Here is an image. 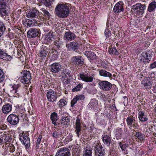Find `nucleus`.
I'll use <instances>...</instances> for the list:
<instances>
[{"mask_svg":"<svg viewBox=\"0 0 156 156\" xmlns=\"http://www.w3.org/2000/svg\"><path fill=\"white\" fill-rule=\"evenodd\" d=\"M70 5V4L68 3H58L55 8V14L60 18L66 17L69 14Z\"/></svg>","mask_w":156,"mask_h":156,"instance_id":"obj_1","label":"nucleus"},{"mask_svg":"<svg viewBox=\"0 0 156 156\" xmlns=\"http://www.w3.org/2000/svg\"><path fill=\"white\" fill-rule=\"evenodd\" d=\"M9 9L10 7L7 0H0V13L2 16L7 15Z\"/></svg>","mask_w":156,"mask_h":156,"instance_id":"obj_2","label":"nucleus"},{"mask_svg":"<svg viewBox=\"0 0 156 156\" xmlns=\"http://www.w3.org/2000/svg\"><path fill=\"white\" fill-rule=\"evenodd\" d=\"M21 73L23 74V76L21 78L20 81L23 83L27 84L30 83L31 76L30 71L24 70Z\"/></svg>","mask_w":156,"mask_h":156,"instance_id":"obj_3","label":"nucleus"},{"mask_svg":"<svg viewBox=\"0 0 156 156\" xmlns=\"http://www.w3.org/2000/svg\"><path fill=\"white\" fill-rule=\"evenodd\" d=\"M7 120L11 125H17L19 122V116L15 114H10L8 117Z\"/></svg>","mask_w":156,"mask_h":156,"instance_id":"obj_4","label":"nucleus"},{"mask_svg":"<svg viewBox=\"0 0 156 156\" xmlns=\"http://www.w3.org/2000/svg\"><path fill=\"white\" fill-rule=\"evenodd\" d=\"M98 84L100 88L104 91H108L112 88V84L106 80L100 81Z\"/></svg>","mask_w":156,"mask_h":156,"instance_id":"obj_5","label":"nucleus"},{"mask_svg":"<svg viewBox=\"0 0 156 156\" xmlns=\"http://www.w3.org/2000/svg\"><path fill=\"white\" fill-rule=\"evenodd\" d=\"M146 5L145 4H142L141 3H137L132 6V9L135 11L137 14L139 15L143 14L145 9Z\"/></svg>","mask_w":156,"mask_h":156,"instance_id":"obj_6","label":"nucleus"},{"mask_svg":"<svg viewBox=\"0 0 156 156\" xmlns=\"http://www.w3.org/2000/svg\"><path fill=\"white\" fill-rule=\"evenodd\" d=\"M55 156H71L70 150L66 147L60 148L56 153Z\"/></svg>","mask_w":156,"mask_h":156,"instance_id":"obj_7","label":"nucleus"},{"mask_svg":"<svg viewBox=\"0 0 156 156\" xmlns=\"http://www.w3.org/2000/svg\"><path fill=\"white\" fill-rule=\"evenodd\" d=\"M46 96L48 101L50 102L55 101L58 98L57 94L52 90H50L47 92Z\"/></svg>","mask_w":156,"mask_h":156,"instance_id":"obj_8","label":"nucleus"},{"mask_svg":"<svg viewBox=\"0 0 156 156\" xmlns=\"http://www.w3.org/2000/svg\"><path fill=\"white\" fill-rule=\"evenodd\" d=\"M51 47L49 46V47L46 46H44L42 48L41 50H40L39 53V56L43 58H44L46 57L48 53V55H50V49Z\"/></svg>","mask_w":156,"mask_h":156,"instance_id":"obj_9","label":"nucleus"},{"mask_svg":"<svg viewBox=\"0 0 156 156\" xmlns=\"http://www.w3.org/2000/svg\"><path fill=\"white\" fill-rule=\"evenodd\" d=\"M84 63V60L81 56H74L72 58V63L75 66L77 65L82 66Z\"/></svg>","mask_w":156,"mask_h":156,"instance_id":"obj_10","label":"nucleus"},{"mask_svg":"<svg viewBox=\"0 0 156 156\" xmlns=\"http://www.w3.org/2000/svg\"><path fill=\"white\" fill-rule=\"evenodd\" d=\"M94 151L96 156H104L105 155V150L100 144H97L95 145Z\"/></svg>","mask_w":156,"mask_h":156,"instance_id":"obj_11","label":"nucleus"},{"mask_svg":"<svg viewBox=\"0 0 156 156\" xmlns=\"http://www.w3.org/2000/svg\"><path fill=\"white\" fill-rule=\"evenodd\" d=\"M76 35L70 31L65 33L63 37V39L66 42H69L74 40L76 38Z\"/></svg>","mask_w":156,"mask_h":156,"instance_id":"obj_12","label":"nucleus"},{"mask_svg":"<svg viewBox=\"0 0 156 156\" xmlns=\"http://www.w3.org/2000/svg\"><path fill=\"white\" fill-rule=\"evenodd\" d=\"M20 86L19 85H14L10 86L8 88V92L11 95L14 94L13 95H16L19 93V90Z\"/></svg>","mask_w":156,"mask_h":156,"instance_id":"obj_13","label":"nucleus"},{"mask_svg":"<svg viewBox=\"0 0 156 156\" xmlns=\"http://www.w3.org/2000/svg\"><path fill=\"white\" fill-rule=\"evenodd\" d=\"M2 45L0 43V58L7 61L11 60V56L8 55L5 51L2 49Z\"/></svg>","mask_w":156,"mask_h":156,"instance_id":"obj_14","label":"nucleus"},{"mask_svg":"<svg viewBox=\"0 0 156 156\" xmlns=\"http://www.w3.org/2000/svg\"><path fill=\"white\" fill-rule=\"evenodd\" d=\"M39 13L36 8H33L31 10L28 11L27 14V17L29 18H37Z\"/></svg>","mask_w":156,"mask_h":156,"instance_id":"obj_15","label":"nucleus"},{"mask_svg":"<svg viewBox=\"0 0 156 156\" xmlns=\"http://www.w3.org/2000/svg\"><path fill=\"white\" fill-rule=\"evenodd\" d=\"M94 75L92 74L91 76H88L86 74H80V77L81 80L87 82H91L93 81Z\"/></svg>","mask_w":156,"mask_h":156,"instance_id":"obj_16","label":"nucleus"},{"mask_svg":"<svg viewBox=\"0 0 156 156\" xmlns=\"http://www.w3.org/2000/svg\"><path fill=\"white\" fill-rule=\"evenodd\" d=\"M141 83L144 86V88L147 90H150L152 87V83L150 78L149 79L147 78L144 79L142 81Z\"/></svg>","mask_w":156,"mask_h":156,"instance_id":"obj_17","label":"nucleus"},{"mask_svg":"<svg viewBox=\"0 0 156 156\" xmlns=\"http://www.w3.org/2000/svg\"><path fill=\"white\" fill-rule=\"evenodd\" d=\"M126 121L129 128H131L132 126L135 128L137 127V126H138V124L135 122L134 118H133V116L128 117Z\"/></svg>","mask_w":156,"mask_h":156,"instance_id":"obj_18","label":"nucleus"},{"mask_svg":"<svg viewBox=\"0 0 156 156\" xmlns=\"http://www.w3.org/2000/svg\"><path fill=\"white\" fill-rule=\"evenodd\" d=\"M66 46L68 50L69 51L73 50L76 51V50L78 48L79 44L77 42L73 41L66 44Z\"/></svg>","mask_w":156,"mask_h":156,"instance_id":"obj_19","label":"nucleus"},{"mask_svg":"<svg viewBox=\"0 0 156 156\" xmlns=\"http://www.w3.org/2000/svg\"><path fill=\"white\" fill-rule=\"evenodd\" d=\"M65 116L64 115L62 116L60 120V123L62 126L64 127L68 126L69 124L70 119L66 115H68L67 113H65Z\"/></svg>","mask_w":156,"mask_h":156,"instance_id":"obj_20","label":"nucleus"},{"mask_svg":"<svg viewBox=\"0 0 156 156\" xmlns=\"http://www.w3.org/2000/svg\"><path fill=\"white\" fill-rule=\"evenodd\" d=\"M20 140L23 141V144L25 146L26 148H28L30 146V141L29 138L25 134L22 135L19 138Z\"/></svg>","mask_w":156,"mask_h":156,"instance_id":"obj_21","label":"nucleus"},{"mask_svg":"<svg viewBox=\"0 0 156 156\" xmlns=\"http://www.w3.org/2000/svg\"><path fill=\"white\" fill-rule=\"evenodd\" d=\"M39 34L38 31L36 29L31 28L27 32V37L29 38H34L37 36Z\"/></svg>","mask_w":156,"mask_h":156,"instance_id":"obj_22","label":"nucleus"},{"mask_svg":"<svg viewBox=\"0 0 156 156\" xmlns=\"http://www.w3.org/2000/svg\"><path fill=\"white\" fill-rule=\"evenodd\" d=\"M51 71L52 73H56L59 72L62 69L61 65L58 63H55L50 66Z\"/></svg>","mask_w":156,"mask_h":156,"instance_id":"obj_23","label":"nucleus"},{"mask_svg":"<svg viewBox=\"0 0 156 156\" xmlns=\"http://www.w3.org/2000/svg\"><path fill=\"white\" fill-rule=\"evenodd\" d=\"M12 109V105L8 103L2 106L1 110L4 114L7 115L11 111Z\"/></svg>","mask_w":156,"mask_h":156,"instance_id":"obj_24","label":"nucleus"},{"mask_svg":"<svg viewBox=\"0 0 156 156\" xmlns=\"http://www.w3.org/2000/svg\"><path fill=\"white\" fill-rule=\"evenodd\" d=\"M123 3L122 2H119L115 5L113 11L115 13H118L121 11H123L124 9L122 5Z\"/></svg>","mask_w":156,"mask_h":156,"instance_id":"obj_25","label":"nucleus"},{"mask_svg":"<svg viewBox=\"0 0 156 156\" xmlns=\"http://www.w3.org/2000/svg\"><path fill=\"white\" fill-rule=\"evenodd\" d=\"M81 126L80 121V119L77 118L76 120L75 129V131L76 133L77 136L79 137L80 133L81 130Z\"/></svg>","mask_w":156,"mask_h":156,"instance_id":"obj_26","label":"nucleus"},{"mask_svg":"<svg viewBox=\"0 0 156 156\" xmlns=\"http://www.w3.org/2000/svg\"><path fill=\"white\" fill-rule=\"evenodd\" d=\"M5 145H3V147L5 146V149L6 150H9V152L11 153H13L15 150V148L13 144H10L9 143L5 142L4 144Z\"/></svg>","mask_w":156,"mask_h":156,"instance_id":"obj_27","label":"nucleus"},{"mask_svg":"<svg viewBox=\"0 0 156 156\" xmlns=\"http://www.w3.org/2000/svg\"><path fill=\"white\" fill-rule=\"evenodd\" d=\"M84 55L86 56L91 62V60H93L96 58V56L94 53L91 51H86L84 52Z\"/></svg>","mask_w":156,"mask_h":156,"instance_id":"obj_28","label":"nucleus"},{"mask_svg":"<svg viewBox=\"0 0 156 156\" xmlns=\"http://www.w3.org/2000/svg\"><path fill=\"white\" fill-rule=\"evenodd\" d=\"M138 118L140 120L143 122L146 121L148 120L147 115L142 111L139 112Z\"/></svg>","mask_w":156,"mask_h":156,"instance_id":"obj_29","label":"nucleus"},{"mask_svg":"<svg viewBox=\"0 0 156 156\" xmlns=\"http://www.w3.org/2000/svg\"><path fill=\"white\" fill-rule=\"evenodd\" d=\"M103 141L104 144L107 146H109L111 142V138L107 135H105L103 137Z\"/></svg>","mask_w":156,"mask_h":156,"instance_id":"obj_30","label":"nucleus"},{"mask_svg":"<svg viewBox=\"0 0 156 156\" xmlns=\"http://www.w3.org/2000/svg\"><path fill=\"white\" fill-rule=\"evenodd\" d=\"M62 134L61 130L57 129L53 132L52 136L53 137L57 139L62 136Z\"/></svg>","mask_w":156,"mask_h":156,"instance_id":"obj_31","label":"nucleus"},{"mask_svg":"<svg viewBox=\"0 0 156 156\" xmlns=\"http://www.w3.org/2000/svg\"><path fill=\"white\" fill-rule=\"evenodd\" d=\"M99 73L101 76L105 77H111L112 76V75L108 72L103 69H101L99 71Z\"/></svg>","mask_w":156,"mask_h":156,"instance_id":"obj_32","label":"nucleus"},{"mask_svg":"<svg viewBox=\"0 0 156 156\" xmlns=\"http://www.w3.org/2000/svg\"><path fill=\"white\" fill-rule=\"evenodd\" d=\"M156 8V2L154 1L150 3L148 6L147 11L149 12H151L155 10Z\"/></svg>","mask_w":156,"mask_h":156,"instance_id":"obj_33","label":"nucleus"},{"mask_svg":"<svg viewBox=\"0 0 156 156\" xmlns=\"http://www.w3.org/2000/svg\"><path fill=\"white\" fill-rule=\"evenodd\" d=\"M50 118L52 123L55 126L57 125L55 122L58 119L57 113L55 112L52 113L51 115Z\"/></svg>","mask_w":156,"mask_h":156,"instance_id":"obj_34","label":"nucleus"},{"mask_svg":"<svg viewBox=\"0 0 156 156\" xmlns=\"http://www.w3.org/2000/svg\"><path fill=\"white\" fill-rule=\"evenodd\" d=\"M97 105V101L94 99H92L88 104L89 108L91 109H94L96 107Z\"/></svg>","mask_w":156,"mask_h":156,"instance_id":"obj_35","label":"nucleus"},{"mask_svg":"<svg viewBox=\"0 0 156 156\" xmlns=\"http://www.w3.org/2000/svg\"><path fill=\"white\" fill-rule=\"evenodd\" d=\"M141 55L144 58L146 59H149V58H151L152 56V54L150 51H147L142 52Z\"/></svg>","mask_w":156,"mask_h":156,"instance_id":"obj_36","label":"nucleus"},{"mask_svg":"<svg viewBox=\"0 0 156 156\" xmlns=\"http://www.w3.org/2000/svg\"><path fill=\"white\" fill-rule=\"evenodd\" d=\"M108 52L110 54L118 55L119 52L115 48L109 47L108 48Z\"/></svg>","mask_w":156,"mask_h":156,"instance_id":"obj_37","label":"nucleus"},{"mask_svg":"<svg viewBox=\"0 0 156 156\" xmlns=\"http://www.w3.org/2000/svg\"><path fill=\"white\" fill-rule=\"evenodd\" d=\"M41 10L43 12V15L47 19H49L51 16V14L46 9L44 8H42L41 9Z\"/></svg>","mask_w":156,"mask_h":156,"instance_id":"obj_38","label":"nucleus"},{"mask_svg":"<svg viewBox=\"0 0 156 156\" xmlns=\"http://www.w3.org/2000/svg\"><path fill=\"white\" fill-rule=\"evenodd\" d=\"M92 149L86 148L84 150L83 156H92Z\"/></svg>","mask_w":156,"mask_h":156,"instance_id":"obj_39","label":"nucleus"},{"mask_svg":"<svg viewBox=\"0 0 156 156\" xmlns=\"http://www.w3.org/2000/svg\"><path fill=\"white\" fill-rule=\"evenodd\" d=\"M5 29L4 24L2 22H0V37L4 34Z\"/></svg>","mask_w":156,"mask_h":156,"instance_id":"obj_40","label":"nucleus"},{"mask_svg":"<svg viewBox=\"0 0 156 156\" xmlns=\"http://www.w3.org/2000/svg\"><path fill=\"white\" fill-rule=\"evenodd\" d=\"M54 0H41V2L46 7L51 5L52 3Z\"/></svg>","mask_w":156,"mask_h":156,"instance_id":"obj_41","label":"nucleus"},{"mask_svg":"<svg viewBox=\"0 0 156 156\" xmlns=\"http://www.w3.org/2000/svg\"><path fill=\"white\" fill-rule=\"evenodd\" d=\"M66 104V101L64 99H61L57 103V105L60 108H62L63 106H65Z\"/></svg>","mask_w":156,"mask_h":156,"instance_id":"obj_42","label":"nucleus"},{"mask_svg":"<svg viewBox=\"0 0 156 156\" xmlns=\"http://www.w3.org/2000/svg\"><path fill=\"white\" fill-rule=\"evenodd\" d=\"M135 136L140 141L143 140H144V136L141 133L139 132L136 131V134Z\"/></svg>","mask_w":156,"mask_h":156,"instance_id":"obj_43","label":"nucleus"},{"mask_svg":"<svg viewBox=\"0 0 156 156\" xmlns=\"http://www.w3.org/2000/svg\"><path fill=\"white\" fill-rule=\"evenodd\" d=\"M51 47L50 49V54L51 53L53 54L51 57L52 59L53 60H55L58 58V56L57 55V52L56 50L51 49Z\"/></svg>","mask_w":156,"mask_h":156,"instance_id":"obj_44","label":"nucleus"},{"mask_svg":"<svg viewBox=\"0 0 156 156\" xmlns=\"http://www.w3.org/2000/svg\"><path fill=\"white\" fill-rule=\"evenodd\" d=\"M83 86V84L81 83H79L76 87L72 89V91L74 92L80 91L82 87Z\"/></svg>","mask_w":156,"mask_h":156,"instance_id":"obj_45","label":"nucleus"},{"mask_svg":"<svg viewBox=\"0 0 156 156\" xmlns=\"http://www.w3.org/2000/svg\"><path fill=\"white\" fill-rule=\"evenodd\" d=\"M5 79V76L2 69L0 68V83L3 82Z\"/></svg>","mask_w":156,"mask_h":156,"instance_id":"obj_46","label":"nucleus"},{"mask_svg":"<svg viewBox=\"0 0 156 156\" xmlns=\"http://www.w3.org/2000/svg\"><path fill=\"white\" fill-rule=\"evenodd\" d=\"M27 20L28 21V27H33L35 25V24L36 23V21L35 20H31L27 19Z\"/></svg>","mask_w":156,"mask_h":156,"instance_id":"obj_47","label":"nucleus"},{"mask_svg":"<svg viewBox=\"0 0 156 156\" xmlns=\"http://www.w3.org/2000/svg\"><path fill=\"white\" fill-rule=\"evenodd\" d=\"M119 146L122 151H125L126 148L128 147L127 144H123L121 142H119Z\"/></svg>","mask_w":156,"mask_h":156,"instance_id":"obj_48","label":"nucleus"},{"mask_svg":"<svg viewBox=\"0 0 156 156\" xmlns=\"http://www.w3.org/2000/svg\"><path fill=\"white\" fill-rule=\"evenodd\" d=\"M42 138V136L41 135H40L38 137L37 140V142L36 144V147L37 149L39 148V145L40 144Z\"/></svg>","mask_w":156,"mask_h":156,"instance_id":"obj_49","label":"nucleus"},{"mask_svg":"<svg viewBox=\"0 0 156 156\" xmlns=\"http://www.w3.org/2000/svg\"><path fill=\"white\" fill-rule=\"evenodd\" d=\"M55 45L59 49L62 45V42L60 41H57L55 42Z\"/></svg>","mask_w":156,"mask_h":156,"instance_id":"obj_50","label":"nucleus"},{"mask_svg":"<svg viewBox=\"0 0 156 156\" xmlns=\"http://www.w3.org/2000/svg\"><path fill=\"white\" fill-rule=\"evenodd\" d=\"M5 140L6 142H11L12 139L11 135H6L5 136Z\"/></svg>","mask_w":156,"mask_h":156,"instance_id":"obj_51","label":"nucleus"},{"mask_svg":"<svg viewBox=\"0 0 156 156\" xmlns=\"http://www.w3.org/2000/svg\"><path fill=\"white\" fill-rule=\"evenodd\" d=\"M78 100L76 97L74 98L73 100L71 101V106L73 107L74 106L75 104L76 103Z\"/></svg>","mask_w":156,"mask_h":156,"instance_id":"obj_52","label":"nucleus"},{"mask_svg":"<svg viewBox=\"0 0 156 156\" xmlns=\"http://www.w3.org/2000/svg\"><path fill=\"white\" fill-rule=\"evenodd\" d=\"M63 71L64 73L65 74L66 76H68L69 77H70L72 76L71 72L70 71L66 69H65Z\"/></svg>","mask_w":156,"mask_h":156,"instance_id":"obj_53","label":"nucleus"},{"mask_svg":"<svg viewBox=\"0 0 156 156\" xmlns=\"http://www.w3.org/2000/svg\"><path fill=\"white\" fill-rule=\"evenodd\" d=\"M72 140V136L71 135H69L65 139L64 141H65L66 143H67L70 141H71Z\"/></svg>","mask_w":156,"mask_h":156,"instance_id":"obj_54","label":"nucleus"},{"mask_svg":"<svg viewBox=\"0 0 156 156\" xmlns=\"http://www.w3.org/2000/svg\"><path fill=\"white\" fill-rule=\"evenodd\" d=\"M105 34L106 38L109 37L110 35L111 34V33H110V31L108 29L105 30Z\"/></svg>","mask_w":156,"mask_h":156,"instance_id":"obj_55","label":"nucleus"},{"mask_svg":"<svg viewBox=\"0 0 156 156\" xmlns=\"http://www.w3.org/2000/svg\"><path fill=\"white\" fill-rule=\"evenodd\" d=\"M150 68L151 69L156 68V61L150 64Z\"/></svg>","mask_w":156,"mask_h":156,"instance_id":"obj_56","label":"nucleus"},{"mask_svg":"<svg viewBox=\"0 0 156 156\" xmlns=\"http://www.w3.org/2000/svg\"><path fill=\"white\" fill-rule=\"evenodd\" d=\"M76 98L78 100H82L84 98V96L82 95H76Z\"/></svg>","mask_w":156,"mask_h":156,"instance_id":"obj_57","label":"nucleus"},{"mask_svg":"<svg viewBox=\"0 0 156 156\" xmlns=\"http://www.w3.org/2000/svg\"><path fill=\"white\" fill-rule=\"evenodd\" d=\"M61 74H62V75H61V76H62V78H66V79H65V80H68V79L67 78V77L66 76L65 74V73H64V71H63V72H62L61 73Z\"/></svg>","mask_w":156,"mask_h":156,"instance_id":"obj_58","label":"nucleus"},{"mask_svg":"<svg viewBox=\"0 0 156 156\" xmlns=\"http://www.w3.org/2000/svg\"><path fill=\"white\" fill-rule=\"evenodd\" d=\"M16 155L17 156L22 155V152L20 150H19L18 148H17V150L16 151Z\"/></svg>","mask_w":156,"mask_h":156,"instance_id":"obj_59","label":"nucleus"},{"mask_svg":"<svg viewBox=\"0 0 156 156\" xmlns=\"http://www.w3.org/2000/svg\"><path fill=\"white\" fill-rule=\"evenodd\" d=\"M27 19H26L25 21H23L22 22L23 23V25H24L25 26H26L27 27H28V21H27Z\"/></svg>","mask_w":156,"mask_h":156,"instance_id":"obj_60","label":"nucleus"},{"mask_svg":"<svg viewBox=\"0 0 156 156\" xmlns=\"http://www.w3.org/2000/svg\"><path fill=\"white\" fill-rule=\"evenodd\" d=\"M46 38L47 39L48 41V43H50L52 41V40H51V37L50 36H48L46 37Z\"/></svg>","mask_w":156,"mask_h":156,"instance_id":"obj_61","label":"nucleus"},{"mask_svg":"<svg viewBox=\"0 0 156 156\" xmlns=\"http://www.w3.org/2000/svg\"><path fill=\"white\" fill-rule=\"evenodd\" d=\"M91 90H95V88L94 87H92L91 88Z\"/></svg>","mask_w":156,"mask_h":156,"instance_id":"obj_62","label":"nucleus"},{"mask_svg":"<svg viewBox=\"0 0 156 156\" xmlns=\"http://www.w3.org/2000/svg\"><path fill=\"white\" fill-rule=\"evenodd\" d=\"M7 127V126H6L5 125L3 127H4V129H5L6 128V127Z\"/></svg>","mask_w":156,"mask_h":156,"instance_id":"obj_63","label":"nucleus"},{"mask_svg":"<svg viewBox=\"0 0 156 156\" xmlns=\"http://www.w3.org/2000/svg\"><path fill=\"white\" fill-rule=\"evenodd\" d=\"M90 93L91 94H94V92H92V91H91Z\"/></svg>","mask_w":156,"mask_h":156,"instance_id":"obj_64","label":"nucleus"}]
</instances>
